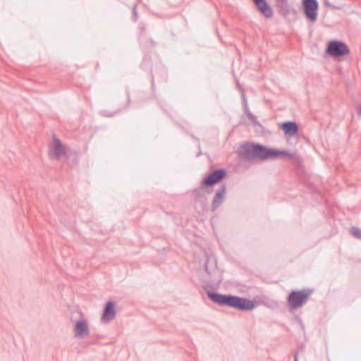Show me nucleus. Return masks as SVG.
I'll return each mask as SVG.
<instances>
[{
	"label": "nucleus",
	"instance_id": "obj_1",
	"mask_svg": "<svg viewBox=\"0 0 361 361\" xmlns=\"http://www.w3.org/2000/svg\"><path fill=\"white\" fill-rule=\"evenodd\" d=\"M244 154L247 159L261 160L279 157L293 158V154L286 151H280L257 144H246L243 146Z\"/></svg>",
	"mask_w": 361,
	"mask_h": 361
},
{
	"label": "nucleus",
	"instance_id": "obj_2",
	"mask_svg": "<svg viewBox=\"0 0 361 361\" xmlns=\"http://www.w3.org/2000/svg\"><path fill=\"white\" fill-rule=\"evenodd\" d=\"M209 296L214 302L216 303L227 305L240 310H251L256 306L255 301L238 296L226 295H223L216 293H210Z\"/></svg>",
	"mask_w": 361,
	"mask_h": 361
},
{
	"label": "nucleus",
	"instance_id": "obj_3",
	"mask_svg": "<svg viewBox=\"0 0 361 361\" xmlns=\"http://www.w3.org/2000/svg\"><path fill=\"white\" fill-rule=\"evenodd\" d=\"M350 51L348 46L340 41H330L326 49V53L335 59H340L349 54Z\"/></svg>",
	"mask_w": 361,
	"mask_h": 361
},
{
	"label": "nucleus",
	"instance_id": "obj_4",
	"mask_svg": "<svg viewBox=\"0 0 361 361\" xmlns=\"http://www.w3.org/2000/svg\"><path fill=\"white\" fill-rule=\"evenodd\" d=\"M309 292L306 290L293 291L290 293L288 301L292 308H298L302 306L309 297Z\"/></svg>",
	"mask_w": 361,
	"mask_h": 361
},
{
	"label": "nucleus",
	"instance_id": "obj_5",
	"mask_svg": "<svg viewBox=\"0 0 361 361\" xmlns=\"http://www.w3.org/2000/svg\"><path fill=\"white\" fill-rule=\"evenodd\" d=\"M303 8L306 17L311 21L317 17L318 4L316 0H303Z\"/></svg>",
	"mask_w": 361,
	"mask_h": 361
},
{
	"label": "nucleus",
	"instance_id": "obj_6",
	"mask_svg": "<svg viewBox=\"0 0 361 361\" xmlns=\"http://www.w3.org/2000/svg\"><path fill=\"white\" fill-rule=\"evenodd\" d=\"M65 154V147L57 137H53L52 142L50 145V154L56 159H60Z\"/></svg>",
	"mask_w": 361,
	"mask_h": 361
},
{
	"label": "nucleus",
	"instance_id": "obj_7",
	"mask_svg": "<svg viewBox=\"0 0 361 361\" xmlns=\"http://www.w3.org/2000/svg\"><path fill=\"white\" fill-rule=\"evenodd\" d=\"M226 175L224 170H218L211 173L204 180L206 185H212L221 180Z\"/></svg>",
	"mask_w": 361,
	"mask_h": 361
},
{
	"label": "nucleus",
	"instance_id": "obj_8",
	"mask_svg": "<svg viewBox=\"0 0 361 361\" xmlns=\"http://www.w3.org/2000/svg\"><path fill=\"white\" fill-rule=\"evenodd\" d=\"M75 336L78 337H84L89 333L87 323L85 320H80L75 323Z\"/></svg>",
	"mask_w": 361,
	"mask_h": 361
},
{
	"label": "nucleus",
	"instance_id": "obj_9",
	"mask_svg": "<svg viewBox=\"0 0 361 361\" xmlns=\"http://www.w3.org/2000/svg\"><path fill=\"white\" fill-rule=\"evenodd\" d=\"M280 128L288 137H292L298 132V126L294 122H286L280 124Z\"/></svg>",
	"mask_w": 361,
	"mask_h": 361
},
{
	"label": "nucleus",
	"instance_id": "obj_10",
	"mask_svg": "<svg viewBox=\"0 0 361 361\" xmlns=\"http://www.w3.org/2000/svg\"><path fill=\"white\" fill-rule=\"evenodd\" d=\"M116 312L114 310V304L111 302L106 304L104 314L102 316V320L104 322H109L115 317Z\"/></svg>",
	"mask_w": 361,
	"mask_h": 361
},
{
	"label": "nucleus",
	"instance_id": "obj_11",
	"mask_svg": "<svg viewBox=\"0 0 361 361\" xmlns=\"http://www.w3.org/2000/svg\"><path fill=\"white\" fill-rule=\"evenodd\" d=\"M260 11L267 17L272 15L271 8L267 5L265 0H253Z\"/></svg>",
	"mask_w": 361,
	"mask_h": 361
},
{
	"label": "nucleus",
	"instance_id": "obj_12",
	"mask_svg": "<svg viewBox=\"0 0 361 361\" xmlns=\"http://www.w3.org/2000/svg\"><path fill=\"white\" fill-rule=\"evenodd\" d=\"M225 194L226 189L224 188H223L221 190L217 192L212 204L214 209H216L221 204L224 198Z\"/></svg>",
	"mask_w": 361,
	"mask_h": 361
},
{
	"label": "nucleus",
	"instance_id": "obj_13",
	"mask_svg": "<svg viewBox=\"0 0 361 361\" xmlns=\"http://www.w3.org/2000/svg\"><path fill=\"white\" fill-rule=\"evenodd\" d=\"M351 233L359 238H361V230L357 228H353L351 230Z\"/></svg>",
	"mask_w": 361,
	"mask_h": 361
},
{
	"label": "nucleus",
	"instance_id": "obj_14",
	"mask_svg": "<svg viewBox=\"0 0 361 361\" xmlns=\"http://www.w3.org/2000/svg\"><path fill=\"white\" fill-rule=\"evenodd\" d=\"M357 113L359 116H361V105H360L357 108Z\"/></svg>",
	"mask_w": 361,
	"mask_h": 361
}]
</instances>
